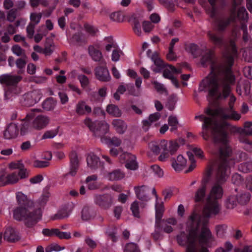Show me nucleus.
<instances>
[{"instance_id":"obj_1","label":"nucleus","mask_w":252,"mask_h":252,"mask_svg":"<svg viewBox=\"0 0 252 252\" xmlns=\"http://www.w3.org/2000/svg\"><path fill=\"white\" fill-rule=\"evenodd\" d=\"M237 51L233 40L229 42V47L223 55V63H217L213 60V53L209 51L201 59L203 66L211 65V72L209 78L202 80L200 87H208L209 95L216 100L224 99L231 92V85L235 82V78L231 67Z\"/></svg>"},{"instance_id":"obj_2","label":"nucleus","mask_w":252,"mask_h":252,"mask_svg":"<svg viewBox=\"0 0 252 252\" xmlns=\"http://www.w3.org/2000/svg\"><path fill=\"white\" fill-rule=\"evenodd\" d=\"M209 117L203 115L196 116L195 119H199L203 121L202 131L201 132L203 138L208 141L210 138L209 129L211 130V136L215 143H219L218 162H220L218 176L221 170H226L227 163L233 162L234 157L232 148L228 143V123L222 122L219 123L216 119L217 116L208 115Z\"/></svg>"},{"instance_id":"obj_3","label":"nucleus","mask_w":252,"mask_h":252,"mask_svg":"<svg viewBox=\"0 0 252 252\" xmlns=\"http://www.w3.org/2000/svg\"><path fill=\"white\" fill-rule=\"evenodd\" d=\"M235 162L227 163L226 170H221L220 174V178L218 176L220 162H218L216 173V184L213 187L209 195H208L205 203L204 205L202 213L199 218V222L204 224H208L210 218L214 217L220 214L221 205L218 202V199L222 196V189L220 186L224 183L230 174V168L234 164Z\"/></svg>"},{"instance_id":"obj_4","label":"nucleus","mask_w":252,"mask_h":252,"mask_svg":"<svg viewBox=\"0 0 252 252\" xmlns=\"http://www.w3.org/2000/svg\"><path fill=\"white\" fill-rule=\"evenodd\" d=\"M197 215L193 213L189 217V221L187 222V228L189 232L187 234L184 232L186 236L189 235V232L193 229L195 224H196V238L195 240V247L196 246V242L198 240L200 244L206 245L209 242H212L214 241V237L213 236L210 230L208 228V224L201 223L199 221L196 220Z\"/></svg>"},{"instance_id":"obj_5","label":"nucleus","mask_w":252,"mask_h":252,"mask_svg":"<svg viewBox=\"0 0 252 252\" xmlns=\"http://www.w3.org/2000/svg\"><path fill=\"white\" fill-rule=\"evenodd\" d=\"M41 217L40 209L32 212L26 207H19L13 211L14 218L17 220H24L25 225L28 227L35 225L41 219Z\"/></svg>"},{"instance_id":"obj_6","label":"nucleus","mask_w":252,"mask_h":252,"mask_svg":"<svg viewBox=\"0 0 252 252\" xmlns=\"http://www.w3.org/2000/svg\"><path fill=\"white\" fill-rule=\"evenodd\" d=\"M209 15L213 19V26L214 30L216 32L223 33L229 26L231 22H234L236 20L235 12L231 13L230 16H218L217 11L214 8Z\"/></svg>"},{"instance_id":"obj_7","label":"nucleus","mask_w":252,"mask_h":252,"mask_svg":"<svg viewBox=\"0 0 252 252\" xmlns=\"http://www.w3.org/2000/svg\"><path fill=\"white\" fill-rule=\"evenodd\" d=\"M85 125L93 132L95 137L104 139V135L109 130V125L104 121L93 122L90 118H86L84 121Z\"/></svg>"},{"instance_id":"obj_8","label":"nucleus","mask_w":252,"mask_h":252,"mask_svg":"<svg viewBox=\"0 0 252 252\" xmlns=\"http://www.w3.org/2000/svg\"><path fill=\"white\" fill-rule=\"evenodd\" d=\"M189 232V235L186 236L184 232H181L177 236L178 243L182 246H187L186 252H196L195 240L196 238V224Z\"/></svg>"},{"instance_id":"obj_9","label":"nucleus","mask_w":252,"mask_h":252,"mask_svg":"<svg viewBox=\"0 0 252 252\" xmlns=\"http://www.w3.org/2000/svg\"><path fill=\"white\" fill-rule=\"evenodd\" d=\"M212 168L208 167L205 172L204 177L201 181L200 187L195 192L194 200L195 202H202L206 195V185L209 181L212 174Z\"/></svg>"},{"instance_id":"obj_10","label":"nucleus","mask_w":252,"mask_h":252,"mask_svg":"<svg viewBox=\"0 0 252 252\" xmlns=\"http://www.w3.org/2000/svg\"><path fill=\"white\" fill-rule=\"evenodd\" d=\"M114 197L110 194L105 193L96 195L94 202L101 209L107 210L111 208L114 203Z\"/></svg>"},{"instance_id":"obj_11","label":"nucleus","mask_w":252,"mask_h":252,"mask_svg":"<svg viewBox=\"0 0 252 252\" xmlns=\"http://www.w3.org/2000/svg\"><path fill=\"white\" fill-rule=\"evenodd\" d=\"M232 113L230 115L225 114L220 109H211L208 108L205 111L207 115L219 116L221 119H232L238 121L241 118V116L236 111L230 110Z\"/></svg>"},{"instance_id":"obj_12","label":"nucleus","mask_w":252,"mask_h":252,"mask_svg":"<svg viewBox=\"0 0 252 252\" xmlns=\"http://www.w3.org/2000/svg\"><path fill=\"white\" fill-rule=\"evenodd\" d=\"M136 158L135 155L128 152H124L120 155L119 160L122 163H125V166L127 169L136 170L138 167Z\"/></svg>"},{"instance_id":"obj_13","label":"nucleus","mask_w":252,"mask_h":252,"mask_svg":"<svg viewBox=\"0 0 252 252\" xmlns=\"http://www.w3.org/2000/svg\"><path fill=\"white\" fill-rule=\"evenodd\" d=\"M209 41L215 46L221 48L225 45L223 33L214 31H208L207 33Z\"/></svg>"},{"instance_id":"obj_14","label":"nucleus","mask_w":252,"mask_h":252,"mask_svg":"<svg viewBox=\"0 0 252 252\" xmlns=\"http://www.w3.org/2000/svg\"><path fill=\"white\" fill-rule=\"evenodd\" d=\"M70 161V170L69 171L65 174L64 176L69 175L71 176H74L78 170L79 166V161L77 153L74 151H71L69 155Z\"/></svg>"},{"instance_id":"obj_15","label":"nucleus","mask_w":252,"mask_h":252,"mask_svg":"<svg viewBox=\"0 0 252 252\" xmlns=\"http://www.w3.org/2000/svg\"><path fill=\"white\" fill-rule=\"evenodd\" d=\"M40 98L39 94L36 91L25 94L21 100L22 105L25 107H30L37 103Z\"/></svg>"},{"instance_id":"obj_16","label":"nucleus","mask_w":252,"mask_h":252,"mask_svg":"<svg viewBox=\"0 0 252 252\" xmlns=\"http://www.w3.org/2000/svg\"><path fill=\"white\" fill-rule=\"evenodd\" d=\"M2 185L3 186L7 185H13L17 183L20 178L17 171L10 173H1Z\"/></svg>"},{"instance_id":"obj_17","label":"nucleus","mask_w":252,"mask_h":252,"mask_svg":"<svg viewBox=\"0 0 252 252\" xmlns=\"http://www.w3.org/2000/svg\"><path fill=\"white\" fill-rule=\"evenodd\" d=\"M22 77L20 75H12L4 74L0 76V83L7 86H16L22 80Z\"/></svg>"},{"instance_id":"obj_18","label":"nucleus","mask_w":252,"mask_h":252,"mask_svg":"<svg viewBox=\"0 0 252 252\" xmlns=\"http://www.w3.org/2000/svg\"><path fill=\"white\" fill-rule=\"evenodd\" d=\"M97 66L95 68V75L96 78L102 82H108L110 80L111 77L110 76L108 70L106 67Z\"/></svg>"},{"instance_id":"obj_19","label":"nucleus","mask_w":252,"mask_h":252,"mask_svg":"<svg viewBox=\"0 0 252 252\" xmlns=\"http://www.w3.org/2000/svg\"><path fill=\"white\" fill-rule=\"evenodd\" d=\"M19 133V129L17 126L13 123H11L7 126L6 129L3 132V137L6 139H11L16 138Z\"/></svg>"},{"instance_id":"obj_20","label":"nucleus","mask_w":252,"mask_h":252,"mask_svg":"<svg viewBox=\"0 0 252 252\" xmlns=\"http://www.w3.org/2000/svg\"><path fill=\"white\" fill-rule=\"evenodd\" d=\"M49 119L43 115H39L35 118L32 122V127L37 130L45 128L48 124Z\"/></svg>"},{"instance_id":"obj_21","label":"nucleus","mask_w":252,"mask_h":252,"mask_svg":"<svg viewBox=\"0 0 252 252\" xmlns=\"http://www.w3.org/2000/svg\"><path fill=\"white\" fill-rule=\"evenodd\" d=\"M88 51L90 56L94 61L99 62L101 65H106L102 53L99 50L94 48L93 46H89Z\"/></svg>"},{"instance_id":"obj_22","label":"nucleus","mask_w":252,"mask_h":252,"mask_svg":"<svg viewBox=\"0 0 252 252\" xmlns=\"http://www.w3.org/2000/svg\"><path fill=\"white\" fill-rule=\"evenodd\" d=\"M92 112V108L87 105L84 101H79L76 104L75 107V113L78 116H83L90 114Z\"/></svg>"},{"instance_id":"obj_23","label":"nucleus","mask_w":252,"mask_h":252,"mask_svg":"<svg viewBox=\"0 0 252 252\" xmlns=\"http://www.w3.org/2000/svg\"><path fill=\"white\" fill-rule=\"evenodd\" d=\"M18 233L12 228H7L4 234V239L9 242H15L20 239Z\"/></svg>"},{"instance_id":"obj_24","label":"nucleus","mask_w":252,"mask_h":252,"mask_svg":"<svg viewBox=\"0 0 252 252\" xmlns=\"http://www.w3.org/2000/svg\"><path fill=\"white\" fill-rule=\"evenodd\" d=\"M86 159L88 166L92 169H96L100 166L99 158L94 153L89 154Z\"/></svg>"},{"instance_id":"obj_25","label":"nucleus","mask_w":252,"mask_h":252,"mask_svg":"<svg viewBox=\"0 0 252 252\" xmlns=\"http://www.w3.org/2000/svg\"><path fill=\"white\" fill-rule=\"evenodd\" d=\"M147 187L145 185L137 186L134 188V189L137 198L144 201H147L149 197L147 195L146 189Z\"/></svg>"},{"instance_id":"obj_26","label":"nucleus","mask_w":252,"mask_h":252,"mask_svg":"<svg viewBox=\"0 0 252 252\" xmlns=\"http://www.w3.org/2000/svg\"><path fill=\"white\" fill-rule=\"evenodd\" d=\"M156 226L160 227L161 223L164 222V220L161 219L164 211L163 205L162 204L156 205Z\"/></svg>"},{"instance_id":"obj_27","label":"nucleus","mask_w":252,"mask_h":252,"mask_svg":"<svg viewBox=\"0 0 252 252\" xmlns=\"http://www.w3.org/2000/svg\"><path fill=\"white\" fill-rule=\"evenodd\" d=\"M187 160L182 155H179L177 161L173 159L172 166L176 171H181L186 165Z\"/></svg>"},{"instance_id":"obj_28","label":"nucleus","mask_w":252,"mask_h":252,"mask_svg":"<svg viewBox=\"0 0 252 252\" xmlns=\"http://www.w3.org/2000/svg\"><path fill=\"white\" fill-rule=\"evenodd\" d=\"M112 125L116 131L120 134L124 133L127 128L126 124L121 119L114 120L112 122Z\"/></svg>"},{"instance_id":"obj_29","label":"nucleus","mask_w":252,"mask_h":252,"mask_svg":"<svg viewBox=\"0 0 252 252\" xmlns=\"http://www.w3.org/2000/svg\"><path fill=\"white\" fill-rule=\"evenodd\" d=\"M160 147L161 149L163 150V152L159 156L158 159L161 161H163L169 157L168 149V141L165 140H161L160 142Z\"/></svg>"},{"instance_id":"obj_30","label":"nucleus","mask_w":252,"mask_h":252,"mask_svg":"<svg viewBox=\"0 0 252 252\" xmlns=\"http://www.w3.org/2000/svg\"><path fill=\"white\" fill-rule=\"evenodd\" d=\"M117 228L114 225L108 226L106 229V235L113 242H116L117 241L116 236Z\"/></svg>"},{"instance_id":"obj_31","label":"nucleus","mask_w":252,"mask_h":252,"mask_svg":"<svg viewBox=\"0 0 252 252\" xmlns=\"http://www.w3.org/2000/svg\"><path fill=\"white\" fill-rule=\"evenodd\" d=\"M106 111L109 114L114 117H119L122 115L121 111L119 107L114 104H109L106 108Z\"/></svg>"},{"instance_id":"obj_32","label":"nucleus","mask_w":252,"mask_h":252,"mask_svg":"<svg viewBox=\"0 0 252 252\" xmlns=\"http://www.w3.org/2000/svg\"><path fill=\"white\" fill-rule=\"evenodd\" d=\"M56 104V101L52 97L47 98L42 103V107L46 111L54 109Z\"/></svg>"},{"instance_id":"obj_33","label":"nucleus","mask_w":252,"mask_h":252,"mask_svg":"<svg viewBox=\"0 0 252 252\" xmlns=\"http://www.w3.org/2000/svg\"><path fill=\"white\" fill-rule=\"evenodd\" d=\"M237 202L242 205L247 204L250 200L251 195L249 192H244L237 196Z\"/></svg>"},{"instance_id":"obj_34","label":"nucleus","mask_w":252,"mask_h":252,"mask_svg":"<svg viewBox=\"0 0 252 252\" xmlns=\"http://www.w3.org/2000/svg\"><path fill=\"white\" fill-rule=\"evenodd\" d=\"M124 176V173L120 169L115 170L108 174L109 179L111 181L121 180L123 179Z\"/></svg>"},{"instance_id":"obj_35","label":"nucleus","mask_w":252,"mask_h":252,"mask_svg":"<svg viewBox=\"0 0 252 252\" xmlns=\"http://www.w3.org/2000/svg\"><path fill=\"white\" fill-rule=\"evenodd\" d=\"M124 252H140V251L136 244L128 243L126 244Z\"/></svg>"},{"instance_id":"obj_36","label":"nucleus","mask_w":252,"mask_h":252,"mask_svg":"<svg viewBox=\"0 0 252 252\" xmlns=\"http://www.w3.org/2000/svg\"><path fill=\"white\" fill-rule=\"evenodd\" d=\"M237 196L231 195L226 199L225 202L226 207L227 209H231L234 208L237 205Z\"/></svg>"},{"instance_id":"obj_37","label":"nucleus","mask_w":252,"mask_h":252,"mask_svg":"<svg viewBox=\"0 0 252 252\" xmlns=\"http://www.w3.org/2000/svg\"><path fill=\"white\" fill-rule=\"evenodd\" d=\"M227 226L226 224L218 225L216 226V231L217 236L220 238L224 237Z\"/></svg>"},{"instance_id":"obj_38","label":"nucleus","mask_w":252,"mask_h":252,"mask_svg":"<svg viewBox=\"0 0 252 252\" xmlns=\"http://www.w3.org/2000/svg\"><path fill=\"white\" fill-rule=\"evenodd\" d=\"M179 147V145L177 141L171 140L168 142V152L171 155L175 154Z\"/></svg>"},{"instance_id":"obj_39","label":"nucleus","mask_w":252,"mask_h":252,"mask_svg":"<svg viewBox=\"0 0 252 252\" xmlns=\"http://www.w3.org/2000/svg\"><path fill=\"white\" fill-rule=\"evenodd\" d=\"M11 49L13 53L17 56L27 58L25 53V51L19 45H14L12 47Z\"/></svg>"},{"instance_id":"obj_40","label":"nucleus","mask_w":252,"mask_h":252,"mask_svg":"<svg viewBox=\"0 0 252 252\" xmlns=\"http://www.w3.org/2000/svg\"><path fill=\"white\" fill-rule=\"evenodd\" d=\"M69 212L66 208H63L60 210L53 218V220H60L66 218L68 216Z\"/></svg>"},{"instance_id":"obj_41","label":"nucleus","mask_w":252,"mask_h":252,"mask_svg":"<svg viewBox=\"0 0 252 252\" xmlns=\"http://www.w3.org/2000/svg\"><path fill=\"white\" fill-rule=\"evenodd\" d=\"M168 125L171 126L170 128L171 131H174L177 129V125H178V121L176 117L170 116L168 119Z\"/></svg>"},{"instance_id":"obj_42","label":"nucleus","mask_w":252,"mask_h":252,"mask_svg":"<svg viewBox=\"0 0 252 252\" xmlns=\"http://www.w3.org/2000/svg\"><path fill=\"white\" fill-rule=\"evenodd\" d=\"M27 58H19L16 61V64L17 67L20 69L18 71V73L21 74L23 72V69L25 67L26 64L27 63L26 60Z\"/></svg>"},{"instance_id":"obj_43","label":"nucleus","mask_w":252,"mask_h":252,"mask_svg":"<svg viewBox=\"0 0 252 252\" xmlns=\"http://www.w3.org/2000/svg\"><path fill=\"white\" fill-rule=\"evenodd\" d=\"M82 219L84 220H88L91 219L93 217L92 214L91 212L90 209L88 206L83 207L82 210Z\"/></svg>"},{"instance_id":"obj_44","label":"nucleus","mask_w":252,"mask_h":252,"mask_svg":"<svg viewBox=\"0 0 252 252\" xmlns=\"http://www.w3.org/2000/svg\"><path fill=\"white\" fill-rule=\"evenodd\" d=\"M110 18L113 21L120 22L123 21L124 15L120 11L115 12L110 15Z\"/></svg>"},{"instance_id":"obj_45","label":"nucleus","mask_w":252,"mask_h":252,"mask_svg":"<svg viewBox=\"0 0 252 252\" xmlns=\"http://www.w3.org/2000/svg\"><path fill=\"white\" fill-rule=\"evenodd\" d=\"M239 129L245 132L247 135L252 136V122H245L244 128H240Z\"/></svg>"},{"instance_id":"obj_46","label":"nucleus","mask_w":252,"mask_h":252,"mask_svg":"<svg viewBox=\"0 0 252 252\" xmlns=\"http://www.w3.org/2000/svg\"><path fill=\"white\" fill-rule=\"evenodd\" d=\"M237 131L239 133L238 139L241 142L250 145H252V141H251L249 140V139L247 137V136L248 135L245 132L241 131V130H239V129H238Z\"/></svg>"},{"instance_id":"obj_47","label":"nucleus","mask_w":252,"mask_h":252,"mask_svg":"<svg viewBox=\"0 0 252 252\" xmlns=\"http://www.w3.org/2000/svg\"><path fill=\"white\" fill-rule=\"evenodd\" d=\"M160 3L166 7L169 11L173 12L174 10L175 4L172 0H158Z\"/></svg>"},{"instance_id":"obj_48","label":"nucleus","mask_w":252,"mask_h":252,"mask_svg":"<svg viewBox=\"0 0 252 252\" xmlns=\"http://www.w3.org/2000/svg\"><path fill=\"white\" fill-rule=\"evenodd\" d=\"M61 239H69L71 238L70 233L60 231L59 229L55 228V235Z\"/></svg>"},{"instance_id":"obj_49","label":"nucleus","mask_w":252,"mask_h":252,"mask_svg":"<svg viewBox=\"0 0 252 252\" xmlns=\"http://www.w3.org/2000/svg\"><path fill=\"white\" fill-rule=\"evenodd\" d=\"M239 168L244 172H248L252 171V160L242 163Z\"/></svg>"},{"instance_id":"obj_50","label":"nucleus","mask_w":252,"mask_h":252,"mask_svg":"<svg viewBox=\"0 0 252 252\" xmlns=\"http://www.w3.org/2000/svg\"><path fill=\"white\" fill-rule=\"evenodd\" d=\"M187 154L189 157V160L190 161V165L188 169L186 171V173L191 172L196 167L195 160L194 159V157L192 153L189 152L187 153Z\"/></svg>"},{"instance_id":"obj_51","label":"nucleus","mask_w":252,"mask_h":252,"mask_svg":"<svg viewBox=\"0 0 252 252\" xmlns=\"http://www.w3.org/2000/svg\"><path fill=\"white\" fill-rule=\"evenodd\" d=\"M16 198L18 203L21 205L26 206L28 202L27 196L21 192L17 193Z\"/></svg>"},{"instance_id":"obj_52","label":"nucleus","mask_w":252,"mask_h":252,"mask_svg":"<svg viewBox=\"0 0 252 252\" xmlns=\"http://www.w3.org/2000/svg\"><path fill=\"white\" fill-rule=\"evenodd\" d=\"M176 103V97L174 95L169 96L168 98L166 106L170 110H173L175 108V105Z\"/></svg>"},{"instance_id":"obj_53","label":"nucleus","mask_w":252,"mask_h":252,"mask_svg":"<svg viewBox=\"0 0 252 252\" xmlns=\"http://www.w3.org/2000/svg\"><path fill=\"white\" fill-rule=\"evenodd\" d=\"M107 143L115 146H119L121 144V140L118 137H113L112 138L104 137Z\"/></svg>"},{"instance_id":"obj_54","label":"nucleus","mask_w":252,"mask_h":252,"mask_svg":"<svg viewBox=\"0 0 252 252\" xmlns=\"http://www.w3.org/2000/svg\"><path fill=\"white\" fill-rule=\"evenodd\" d=\"M17 9L13 8L9 10L7 14L6 19L10 22H13L17 17Z\"/></svg>"},{"instance_id":"obj_55","label":"nucleus","mask_w":252,"mask_h":252,"mask_svg":"<svg viewBox=\"0 0 252 252\" xmlns=\"http://www.w3.org/2000/svg\"><path fill=\"white\" fill-rule=\"evenodd\" d=\"M151 59L157 66L161 67L163 65V61L159 58L157 52H155L152 55Z\"/></svg>"},{"instance_id":"obj_56","label":"nucleus","mask_w":252,"mask_h":252,"mask_svg":"<svg viewBox=\"0 0 252 252\" xmlns=\"http://www.w3.org/2000/svg\"><path fill=\"white\" fill-rule=\"evenodd\" d=\"M248 13L246 11V9L242 7L239 8L237 16H236V18L237 17L240 20H245L247 18Z\"/></svg>"},{"instance_id":"obj_57","label":"nucleus","mask_w":252,"mask_h":252,"mask_svg":"<svg viewBox=\"0 0 252 252\" xmlns=\"http://www.w3.org/2000/svg\"><path fill=\"white\" fill-rule=\"evenodd\" d=\"M149 147L156 155L159 154L161 149L160 144L158 145L156 142L152 141L149 143Z\"/></svg>"},{"instance_id":"obj_58","label":"nucleus","mask_w":252,"mask_h":252,"mask_svg":"<svg viewBox=\"0 0 252 252\" xmlns=\"http://www.w3.org/2000/svg\"><path fill=\"white\" fill-rule=\"evenodd\" d=\"M133 29L135 33L138 36L141 34V26L137 19L134 18L133 21Z\"/></svg>"},{"instance_id":"obj_59","label":"nucleus","mask_w":252,"mask_h":252,"mask_svg":"<svg viewBox=\"0 0 252 252\" xmlns=\"http://www.w3.org/2000/svg\"><path fill=\"white\" fill-rule=\"evenodd\" d=\"M50 163L48 161L35 160L33 162V166L35 168H45L49 166Z\"/></svg>"},{"instance_id":"obj_60","label":"nucleus","mask_w":252,"mask_h":252,"mask_svg":"<svg viewBox=\"0 0 252 252\" xmlns=\"http://www.w3.org/2000/svg\"><path fill=\"white\" fill-rule=\"evenodd\" d=\"M130 209L132 212L133 215L137 218H140L138 204L137 201H134L131 205Z\"/></svg>"},{"instance_id":"obj_61","label":"nucleus","mask_w":252,"mask_h":252,"mask_svg":"<svg viewBox=\"0 0 252 252\" xmlns=\"http://www.w3.org/2000/svg\"><path fill=\"white\" fill-rule=\"evenodd\" d=\"M84 27L86 31L92 36H94L98 32V30L95 29L94 27L88 23H85L84 25Z\"/></svg>"},{"instance_id":"obj_62","label":"nucleus","mask_w":252,"mask_h":252,"mask_svg":"<svg viewBox=\"0 0 252 252\" xmlns=\"http://www.w3.org/2000/svg\"><path fill=\"white\" fill-rule=\"evenodd\" d=\"M42 14L41 13H39L37 14L35 13H32L30 16L31 20V22L30 23H34L35 26L39 23Z\"/></svg>"},{"instance_id":"obj_63","label":"nucleus","mask_w":252,"mask_h":252,"mask_svg":"<svg viewBox=\"0 0 252 252\" xmlns=\"http://www.w3.org/2000/svg\"><path fill=\"white\" fill-rule=\"evenodd\" d=\"M35 24L34 23H30L29 25L27 27V35L29 38H32L34 33L35 29Z\"/></svg>"},{"instance_id":"obj_64","label":"nucleus","mask_w":252,"mask_h":252,"mask_svg":"<svg viewBox=\"0 0 252 252\" xmlns=\"http://www.w3.org/2000/svg\"><path fill=\"white\" fill-rule=\"evenodd\" d=\"M81 36L82 34L81 32H76L74 33L71 39V42L77 45H79L82 41Z\"/></svg>"}]
</instances>
